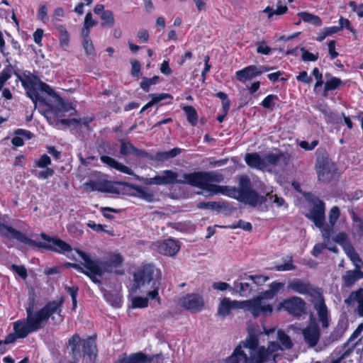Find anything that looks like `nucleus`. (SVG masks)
I'll return each mask as SVG.
<instances>
[{"mask_svg":"<svg viewBox=\"0 0 363 363\" xmlns=\"http://www.w3.org/2000/svg\"><path fill=\"white\" fill-rule=\"evenodd\" d=\"M183 177L186 179V184L201 189L208 192L207 196L220 194L253 207L264 203L267 200L266 196L259 195L252 188L251 181L245 174L239 177L238 188L212 184L224 180L223 174L217 172H195L184 174Z\"/></svg>","mask_w":363,"mask_h":363,"instance_id":"1","label":"nucleus"},{"mask_svg":"<svg viewBox=\"0 0 363 363\" xmlns=\"http://www.w3.org/2000/svg\"><path fill=\"white\" fill-rule=\"evenodd\" d=\"M34 305V298L30 299L28 306L26 307V318L13 323V333L5 337L4 344L13 343L17 339L25 338L30 333L42 329L52 314L60 313L62 311V301H50L37 311H33Z\"/></svg>","mask_w":363,"mask_h":363,"instance_id":"2","label":"nucleus"},{"mask_svg":"<svg viewBox=\"0 0 363 363\" xmlns=\"http://www.w3.org/2000/svg\"><path fill=\"white\" fill-rule=\"evenodd\" d=\"M282 350L276 342H270L266 348L259 345L255 335L249 337L238 345L225 363H276L278 352Z\"/></svg>","mask_w":363,"mask_h":363,"instance_id":"3","label":"nucleus"},{"mask_svg":"<svg viewBox=\"0 0 363 363\" xmlns=\"http://www.w3.org/2000/svg\"><path fill=\"white\" fill-rule=\"evenodd\" d=\"M0 235L7 240H16L23 244L41 247L58 253L70 252L72 247L57 237H50L45 233H40V238L45 242H38L26 236V234L6 224L4 218L0 215Z\"/></svg>","mask_w":363,"mask_h":363,"instance_id":"4","label":"nucleus"},{"mask_svg":"<svg viewBox=\"0 0 363 363\" xmlns=\"http://www.w3.org/2000/svg\"><path fill=\"white\" fill-rule=\"evenodd\" d=\"M287 289L299 294L309 296L314 309L317 312L318 320L321 323L322 328L323 329L328 328L329 311L320 289L314 287L311 284L303 281L300 279H296L291 281L288 284Z\"/></svg>","mask_w":363,"mask_h":363,"instance_id":"5","label":"nucleus"},{"mask_svg":"<svg viewBox=\"0 0 363 363\" xmlns=\"http://www.w3.org/2000/svg\"><path fill=\"white\" fill-rule=\"evenodd\" d=\"M160 279V270L151 264L143 266V268L134 275V281L138 287L144 286L146 284L148 285L151 284V289L147 292V295L150 299H157L158 303H160V301L158 294Z\"/></svg>","mask_w":363,"mask_h":363,"instance_id":"6","label":"nucleus"},{"mask_svg":"<svg viewBox=\"0 0 363 363\" xmlns=\"http://www.w3.org/2000/svg\"><path fill=\"white\" fill-rule=\"evenodd\" d=\"M238 308L245 309L250 313H255L254 301H237L231 300L230 298H223L219 303L217 315L225 318L231 313L232 310Z\"/></svg>","mask_w":363,"mask_h":363,"instance_id":"7","label":"nucleus"},{"mask_svg":"<svg viewBox=\"0 0 363 363\" xmlns=\"http://www.w3.org/2000/svg\"><path fill=\"white\" fill-rule=\"evenodd\" d=\"M94 262L87 263L89 267L98 274L111 273L115 268L120 267L123 261L122 256L118 253H110L105 260L94 259Z\"/></svg>","mask_w":363,"mask_h":363,"instance_id":"8","label":"nucleus"},{"mask_svg":"<svg viewBox=\"0 0 363 363\" xmlns=\"http://www.w3.org/2000/svg\"><path fill=\"white\" fill-rule=\"evenodd\" d=\"M315 168L318 180L323 182H329L337 171L335 163L325 156L317 158Z\"/></svg>","mask_w":363,"mask_h":363,"instance_id":"9","label":"nucleus"},{"mask_svg":"<svg viewBox=\"0 0 363 363\" xmlns=\"http://www.w3.org/2000/svg\"><path fill=\"white\" fill-rule=\"evenodd\" d=\"M21 82L22 85L26 90L28 96L32 100L35 107H36L38 101L42 103V99H43V97L40 96L38 91L45 93L47 91H50V86L48 84L36 78L31 79L28 77L22 80Z\"/></svg>","mask_w":363,"mask_h":363,"instance_id":"10","label":"nucleus"},{"mask_svg":"<svg viewBox=\"0 0 363 363\" xmlns=\"http://www.w3.org/2000/svg\"><path fill=\"white\" fill-rule=\"evenodd\" d=\"M275 295L269 289L262 292L259 296L247 301H254L255 313H251L254 318L259 316L266 317L271 315L273 312V307L271 304L267 303L264 300L272 299Z\"/></svg>","mask_w":363,"mask_h":363,"instance_id":"11","label":"nucleus"},{"mask_svg":"<svg viewBox=\"0 0 363 363\" xmlns=\"http://www.w3.org/2000/svg\"><path fill=\"white\" fill-rule=\"evenodd\" d=\"M306 303L303 298L298 296H292L280 302L277 305L276 311H280L284 309L290 315L299 317L306 312Z\"/></svg>","mask_w":363,"mask_h":363,"instance_id":"12","label":"nucleus"},{"mask_svg":"<svg viewBox=\"0 0 363 363\" xmlns=\"http://www.w3.org/2000/svg\"><path fill=\"white\" fill-rule=\"evenodd\" d=\"M77 253L82 259V265L79 264H71L70 265L77 271L88 276L94 283L101 284V281L97 277H101L104 274H98L94 272V270L89 267L87 264L89 262H94V259L89 254L81 250H78Z\"/></svg>","mask_w":363,"mask_h":363,"instance_id":"13","label":"nucleus"},{"mask_svg":"<svg viewBox=\"0 0 363 363\" xmlns=\"http://www.w3.org/2000/svg\"><path fill=\"white\" fill-rule=\"evenodd\" d=\"M182 307L191 313H199L204 307L205 302L203 296L199 294H187L180 300Z\"/></svg>","mask_w":363,"mask_h":363,"instance_id":"14","label":"nucleus"},{"mask_svg":"<svg viewBox=\"0 0 363 363\" xmlns=\"http://www.w3.org/2000/svg\"><path fill=\"white\" fill-rule=\"evenodd\" d=\"M178 174L172 170H164L160 174L150 178L147 182V184L155 185H169L174 184H186V179L183 177V179H177Z\"/></svg>","mask_w":363,"mask_h":363,"instance_id":"15","label":"nucleus"},{"mask_svg":"<svg viewBox=\"0 0 363 363\" xmlns=\"http://www.w3.org/2000/svg\"><path fill=\"white\" fill-rule=\"evenodd\" d=\"M48 98H43L42 103L48 107V110L54 114L65 112L68 110L63 99L50 87V91H45Z\"/></svg>","mask_w":363,"mask_h":363,"instance_id":"16","label":"nucleus"},{"mask_svg":"<svg viewBox=\"0 0 363 363\" xmlns=\"http://www.w3.org/2000/svg\"><path fill=\"white\" fill-rule=\"evenodd\" d=\"M325 206L323 201L315 199L313 201V206L308 213L306 216L311 220L315 226L323 230L325 223Z\"/></svg>","mask_w":363,"mask_h":363,"instance_id":"17","label":"nucleus"},{"mask_svg":"<svg viewBox=\"0 0 363 363\" xmlns=\"http://www.w3.org/2000/svg\"><path fill=\"white\" fill-rule=\"evenodd\" d=\"M302 334L304 341L308 347H313L318 344L320 337V331L313 315L310 317L308 325L302 330Z\"/></svg>","mask_w":363,"mask_h":363,"instance_id":"18","label":"nucleus"},{"mask_svg":"<svg viewBox=\"0 0 363 363\" xmlns=\"http://www.w3.org/2000/svg\"><path fill=\"white\" fill-rule=\"evenodd\" d=\"M152 247L160 254L170 257L175 255L180 249L178 242L172 238L156 241L152 243Z\"/></svg>","mask_w":363,"mask_h":363,"instance_id":"19","label":"nucleus"},{"mask_svg":"<svg viewBox=\"0 0 363 363\" xmlns=\"http://www.w3.org/2000/svg\"><path fill=\"white\" fill-rule=\"evenodd\" d=\"M264 163L266 164V170L270 171L272 168L275 167H284L287 165L289 157L286 154L279 150L275 152H269L264 155Z\"/></svg>","mask_w":363,"mask_h":363,"instance_id":"20","label":"nucleus"},{"mask_svg":"<svg viewBox=\"0 0 363 363\" xmlns=\"http://www.w3.org/2000/svg\"><path fill=\"white\" fill-rule=\"evenodd\" d=\"M233 291L242 297H247L252 291H255L247 274L244 273L240 275L233 282Z\"/></svg>","mask_w":363,"mask_h":363,"instance_id":"21","label":"nucleus"},{"mask_svg":"<svg viewBox=\"0 0 363 363\" xmlns=\"http://www.w3.org/2000/svg\"><path fill=\"white\" fill-rule=\"evenodd\" d=\"M340 216V211L336 206L331 208L328 214L329 225H325L322 230V237L324 240L329 242L333 228Z\"/></svg>","mask_w":363,"mask_h":363,"instance_id":"22","label":"nucleus"},{"mask_svg":"<svg viewBox=\"0 0 363 363\" xmlns=\"http://www.w3.org/2000/svg\"><path fill=\"white\" fill-rule=\"evenodd\" d=\"M100 160L101 161V162H103L105 164H107L111 168L116 169V170L122 173L134 176L137 179H139V177L135 175L133 171L130 167L124 165L123 164L118 162L117 160L111 157L102 155L100 157Z\"/></svg>","mask_w":363,"mask_h":363,"instance_id":"23","label":"nucleus"},{"mask_svg":"<svg viewBox=\"0 0 363 363\" xmlns=\"http://www.w3.org/2000/svg\"><path fill=\"white\" fill-rule=\"evenodd\" d=\"M245 161L251 168L262 171L266 170L264 157H262L257 152L247 153L245 156Z\"/></svg>","mask_w":363,"mask_h":363,"instance_id":"24","label":"nucleus"},{"mask_svg":"<svg viewBox=\"0 0 363 363\" xmlns=\"http://www.w3.org/2000/svg\"><path fill=\"white\" fill-rule=\"evenodd\" d=\"M363 279V272L357 267L353 270H348L342 277V285L346 288H351L357 281Z\"/></svg>","mask_w":363,"mask_h":363,"instance_id":"25","label":"nucleus"},{"mask_svg":"<svg viewBox=\"0 0 363 363\" xmlns=\"http://www.w3.org/2000/svg\"><path fill=\"white\" fill-rule=\"evenodd\" d=\"M259 75H260V72H258V67L255 65L247 66L235 72L236 79L241 82L251 80Z\"/></svg>","mask_w":363,"mask_h":363,"instance_id":"26","label":"nucleus"},{"mask_svg":"<svg viewBox=\"0 0 363 363\" xmlns=\"http://www.w3.org/2000/svg\"><path fill=\"white\" fill-rule=\"evenodd\" d=\"M147 357L142 352L133 353L129 356H121L114 363H143L146 362Z\"/></svg>","mask_w":363,"mask_h":363,"instance_id":"27","label":"nucleus"},{"mask_svg":"<svg viewBox=\"0 0 363 363\" xmlns=\"http://www.w3.org/2000/svg\"><path fill=\"white\" fill-rule=\"evenodd\" d=\"M128 186L136 191V194H135L136 196L147 202H152L154 201L155 196L153 193L149 191L147 188L135 184H128Z\"/></svg>","mask_w":363,"mask_h":363,"instance_id":"28","label":"nucleus"},{"mask_svg":"<svg viewBox=\"0 0 363 363\" xmlns=\"http://www.w3.org/2000/svg\"><path fill=\"white\" fill-rule=\"evenodd\" d=\"M121 149L120 153L123 155H135L138 156H143V152L136 148L130 142L121 140Z\"/></svg>","mask_w":363,"mask_h":363,"instance_id":"29","label":"nucleus"},{"mask_svg":"<svg viewBox=\"0 0 363 363\" xmlns=\"http://www.w3.org/2000/svg\"><path fill=\"white\" fill-rule=\"evenodd\" d=\"M348 328V323L344 320H339L337 326L330 335V340L333 342L340 340Z\"/></svg>","mask_w":363,"mask_h":363,"instance_id":"30","label":"nucleus"},{"mask_svg":"<svg viewBox=\"0 0 363 363\" xmlns=\"http://www.w3.org/2000/svg\"><path fill=\"white\" fill-rule=\"evenodd\" d=\"M82 350L84 355H87L90 358H91L92 356H95L96 353V345L94 338L89 337L84 340Z\"/></svg>","mask_w":363,"mask_h":363,"instance_id":"31","label":"nucleus"},{"mask_svg":"<svg viewBox=\"0 0 363 363\" xmlns=\"http://www.w3.org/2000/svg\"><path fill=\"white\" fill-rule=\"evenodd\" d=\"M182 150L179 147H174L169 151L157 152L155 155V160L160 162H164L170 158L175 157L180 154Z\"/></svg>","mask_w":363,"mask_h":363,"instance_id":"32","label":"nucleus"},{"mask_svg":"<svg viewBox=\"0 0 363 363\" xmlns=\"http://www.w3.org/2000/svg\"><path fill=\"white\" fill-rule=\"evenodd\" d=\"M318 109L323 113L324 118L328 123H337L336 114L331 111L327 105L320 104L318 106Z\"/></svg>","mask_w":363,"mask_h":363,"instance_id":"33","label":"nucleus"},{"mask_svg":"<svg viewBox=\"0 0 363 363\" xmlns=\"http://www.w3.org/2000/svg\"><path fill=\"white\" fill-rule=\"evenodd\" d=\"M84 189L86 191H104L106 189V184L100 181L90 180L83 184Z\"/></svg>","mask_w":363,"mask_h":363,"instance_id":"34","label":"nucleus"},{"mask_svg":"<svg viewBox=\"0 0 363 363\" xmlns=\"http://www.w3.org/2000/svg\"><path fill=\"white\" fill-rule=\"evenodd\" d=\"M287 10V6L282 5L281 1H279L276 9H274L270 6H267L263 10V13H265L268 15L269 19H272L274 15H282L285 13Z\"/></svg>","mask_w":363,"mask_h":363,"instance_id":"35","label":"nucleus"},{"mask_svg":"<svg viewBox=\"0 0 363 363\" xmlns=\"http://www.w3.org/2000/svg\"><path fill=\"white\" fill-rule=\"evenodd\" d=\"M327 81L324 83L325 86V91H333L337 89L341 84L342 81L340 79L333 77L330 74H325Z\"/></svg>","mask_w":363,"mask_h":363,"instance_id":"36","label":"nucleus"},{"mask_svg":"<svg viewBox=\"0 0 363 363\" xmlns=\"http://www.w3.org/2000/svg\"><path fill=\"white\" fill-rule=\"evenodd\" d=\"M301 16V20L306 23H310L314 26H321L322 21L318 16L313 15L307 12H301L298 13Z\"/></svg>","mask_w":363,"mask_h":363,"instance_id":"37","label":"nucleus"},{"mask_svg":"<svg viewBox=\"0 0 363 363\" xmlns=\"http://www.w3.org/2000/svg\"><path fill=\"white\" fill-rule=\"evenodd\" d=\"M279 100V97L277 95L269 94L262 100L260 105L266 109L272 111Z\"/></svg>","mask_w":363,"mask_h":363,"instance_id":"38","label":"nucleus"},{"mask_svg":"<svg viewBox=\"0 0 363 363\" xmlns=\"http://www.w3.org/2000/svg\"><path fill=\"white\" fill-rule=\"evenodd\" d=\"M345 303L347 305H351L354 302L359 303H363V288L358 289L356 291L352 292L349 297L345 299Z\"/></svg>","mask_w":363,"mask_h":363,"instance_id":"39","label":"nucleus"},{"mask_svg":"<svg viewBox=\"0 0 363 363\" xmlns=\"http://www.w3.org/2000/svg\"><path fill=\"white\" fill-rule=\"evenodd\" d=\"M96 23V21L93 20L91 13H87L84 18V27L82 30V36L87 37L88 35H89L90 28L94 26Z\"/></svg>","mask_w":363,"mask_h":363,"instance_id":"40","label":"nucleus"},{"mask_svg":"<svg viewBox=\"0 0 363 363\" xmlns=\"http://www.w3.org/2000/svg\"><path fill=\"white\" fill-rule=\"evenodd\" d=\"M183 110L186 115L189 123L192 125H196L198 122V115L196 109L191 106H186L183 108Z\"/></svg>","mask_w":363,"mask_h":363,"instance_id":"41","label":"nucleus"},{"mask_svg":"<svg viewBox=\"0 0 363 363\" xmlns=\"http://www.w3.org/2000/svg\"><path fill=\"white\" fill-rule=\"evenodd\" d=\"M79 342L80 337L78 335H74L69 340V345L71 347L72 353L74 357L80 355Z\"/></svg>","mask_w":363,"mask_h":363,"instance_id":"42","label":"nucleus"},{"mask_svg":"<svg viewBox=\"0 0 363 363\" xmlns=\"http://www.w3.org/2000/svg\"><path fill=\"white\" fill-rule=\"evenodd\" d=\"M83 37V48L87 56L93 57L96 55L94 45L89 38V35Z\"/></svg>","mask_w":363,"mask_h":363,"instance_id":"43","label":"nucleus"},{"mask_svg":"<svg viewBox=\"0 0 363 363\" xmlns=\"http://www.w3.org/2000/svg\"><path fill=\"white\" fill-rule=\"evenodd\" d=\"M104 298L111 306L116 308L121 306V298L118 294H113L111 292L106 291L104 294Z\"/></svg>","mask_w":363,"mask_h":363,"instance_id":"44","label":"nucleus"},{"mask_svg":"<svg viewBox=\"0 0 363 363\" xmlns=\"http://www.w3.org/2000/svg\"><path fill=\"white\" fill-rule=\"evenodd\" d=\"M43 170L38 171L32 169L31 173L39 179H47L54 174V169L50 167L43 168Z\"/></svg>","mask_w":363,"mask_h":363,"instance_id":"45","label":"nucleus"},{"mask_svg":"<svg viewBox=\"0 0 363 363\" xmlns=\"http://www.w3.org/2000/svg\"><path fill=\"white\" fill-rule=\"evenodd\" d=\"M277 338L284 349H291L293 346L292 342L284 331L279 330L277 332Z\"/></svg>","mask_w":363,"mask_h":363,"instance_id":"46","label":"nucleus"},{"mask_svg":"<svg viewBox=\"0 0 363 363\" xmlns=\"http://www.w3.org/2000/svg\"><path fill=\"white\" fill-rule=\"evenodd\" d=\"M59 32V40L62 46H67L69 42V35L65 26L59 25L57 27Z\"/></svg>","mask_w":363,"mask_h":363,"instance_id":"47","label":"nucleus"},{"mask_svg":"<svg viewBox=\"0 0 363 363\" xmlns=\"http://www.w3.org/2000/svg\"><path fill=\"white\" fill-rule=\"evenodd\" d=\"M101 18L104 21L102 26H108L112 27L115 23L113 12L110 10L104 11L101 16Z\"/></svg>","mask_w":363,"mask_h":363,"instance_id":"48","label":"nucleus"},{"mask_svg":"<svg viewBox=\"0 0 363 363\" xmlns=\"http://www.w3.org/2000/svg\"><path fill=\"white\" fill-rule=\"evenodd\" d=\"M197 207L199 209L218 210L222 208L223 205L221 203L216 201L200 202L198 203Z\"/></svg>","mask_w":363,"mask_h":363,"instance_id":"49","label":"nucleus"},{"mask_svg":"<svg viewBox=\"0 0 363 363\" xmlns=\"http://www.w3.org/2000/svg\"><path fill=\"white\" fill-rule=\"evenodd\" d=\"M301 51L302 52L301 59L305 62H315L318 60L319 57V55L318 52L312 53L308 50L305 49L304 48H301Z\"/></svg>","mask_w":363,"mask_h":363,"instance_id":"50","label":"nucleus"},{"mask_svg":"<svg viewBox=\"0 0 363 363\" xmlns=\"http://www.w3.org/2000/svg\"><path fill=\"white\" fill-rule=\"evenodd\" d=\"M353 226L357 230L358 234H363V220L359 218L353 211H351Z\"/></svg>","mask_w":363,"mask_h":363,"instance_id":"51","label":"nucleus"},{"mask_svg":"<svg viewBox=\"0 0 363 363\" xmlns=\"http://www.w3.org/2000/svg\"><path fill=\"white\" fill-rule=\"evenodd\" d=\"M159 77L155 76L152 78L143 77L140 83V87L145 91H148L151 85L157 83Z\"/></svg>","mask_w":363,"mask_h":363,"instance_id":"52","label":"nucleus"},{"mask_svg":"<svg viewBox=\"0 0 363 363\" xmlns=\"http://www.w3.org/2000/svg\"><path fill=\"white\" fill-rule=\"evenodd\" d=\"M38 18L43 23H46L48 20V7L46 4L43 2L39 4L38 11Z\"/></svg>","mask_w":363,"mask_h":363,"instance_id":"53","label":"nucleus"},{"mask_svg":"<svg viewBox=\"0 0 363 363\" xmlns=\"http://www.w3.org/2000/svg\"><path fill=\"white\" fill-rule=\"evenodd\" d=\"M248 277H250V280L252 282L253 286H262L263 285L268 279L269 277L260 275V274H255V275H249Z\"/></svg>","mask_w":363,"mask_h":363,"instance_id":"54","label":"nucleus"},{"mask_svg":"<svg viewBox=\"0 0 363 363\" xmlns=\"http://www.w3.org/2000/svg\"><path fill=\"white\" fill-rule=\"evenodd\" d=\"M132 304L133 308H145L148 306V298L142 296L133 297Z\"/></svg>","mask_w":363,"mask_h":363,"instance_id":"55","label":"nucleus"},{"mask_svg":"<svg viewBox=\"0 0 363 363\" xmlns=\"http://www.w3.org/2000/svg\"><path fill=\"white\" fill-rule=\"evenodd\" d=\"M51 164L50 157L46 154L43 155L35 162V167L39 168H47Z\"/></svg>","mask_w":363,"mask_h":363,"instance_id":"56","label":"nucleus"},{"mask_svg":"<svg viewBox=\"0 0 363 363\" xmlns=\"http://www.w3.org/2000/svg\"><path fill=\"white\" fill-rule=\"evenodd\" d=\"M275 269L279 272L290 271L295 269L296 267L292 263V257H289L286 262L275 266Z\"/></svg>","mask_w":363,"mask_h":363,"instance_id":"57","label":"nucleus"},{"mask_svg":"<svg viewBox=\"0 0 363 363\" xmlns=\"http://www.w3.org/2000/svg\"><path fill=\"white\" fill-rule=\"evenodd\" d=\"M256 45L257 52L259 54L267 55H269L272 50V49L267 45L265 41L257 42Z\"/></svg>","mask_w":363,"mask_h":363,"instance_id":"58","label":"nucleus"},{"mask_svg":"<svg viewBox=\"0 0 363 363\" xmlns=\"http://www.w3.org/2000/svg\"><path fill=\"white\" fill-rule=\"evenodd\" d=\"M312 74L313 75L316 80L315 84L314 85V90L315 91L318 88L322 86L323 84H324V82L323 80V74L317 67L313 68L312 71Z\"/></svg>","mask_w":363,"mask_h":363,"instance_id":"59","label":"nucleus"},{"mask_svg":"<svg viewBox=\"0 0 363 363\" xmlns=\"http://www.w3.org/2000/svg\"><path fill=\"white\" fill-rule=\"evenodd\" d=\"M339 29L340 31L342 29L345 28L350 32L355 33V30L353 28V27L351 26L350 21L347 18H345L342 16H340L339 19Z\"/></svg>","mask_w":363,"mask_h":363,"instance_id":"60","label":"nucleus"},{"mask_svg":"<svg viewBox=\"0 0 363 363\" xmlns=\"http://www.w3.org/2000/svg\"><path fill=\"white\" fill-rule=\"evenodd\" d=\"M333 240L340 245L342 247L350 242L348 237L345 233H339L333 238Z\"/></svg>","mask_w":363,"mask_h":363,"instance_id":"61","label":"nucleus"},{"mask_svg":"<svg viewBox=\"0 0 363 363\" xmlns=\"http://www.w3.org/2000/svg\"><path fill=\"white\" fill-rule=\"evenodd\" d=\"M150 96L152 98L153 104L159 103L160 101L167 99H172V96L169 94L162 93V94H151Z\"/></svg>","mask_w":363,"mask_h":363,"instance_id":"62","label":"nucleus"},{"mask_svg":"<svg viewBox=\"0 0 363 363\" xmlns=\"http://www.w3.org/2000/svg\"><path fill=\"white\" fill-rule=\"evenodd\" d=\"M11 269L15 272L22 279H26L28 277L27 270L24 266H19L16 264H12L11 266Z\"/></svg>","mask_w":363,"mask_h":363,"instance_id":"63","label":"nucleus"},{"mask_svg":"<svg viewBox=\"0 0 363 363\" xmlns=\"http://www.w3.org/2000/svg\"><path fill=\"white\" fill-rule=\"evenodd\" d=\"M132 69H131V74L135 77H139L141 75L140 72V63L138 60H132L130 61Z\"/></svg>","mask_w":363,"mask_h":363,"instance_id":"64","label":"nucleus"}]
</instances>
